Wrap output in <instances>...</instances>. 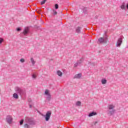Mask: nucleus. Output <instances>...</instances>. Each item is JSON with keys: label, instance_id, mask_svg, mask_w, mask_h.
<instances>
[{"label": "nucleus", "instance_id": "obj_5", "mask_svg": "<svg viewBox=\"0 0 128 128\" xmlns=\"http://www.w3.org/2000/svg\"><path fill=\"white\" fill-rule=\"evenodd\" d=\"M44 94L46 96H48L46 100H50V98H52V96L50 94V90H45Z\"/></svg>", "mask_w": 128, "mask_h": 128}, {"label": "nucleus", "instance_id": "obj_34", "mask_svg": "<svg viewBox=\"0 0 128 128\" xmlns=\"http://www.w3.org/2000/svg\"><path fill=\"white\" fill-rule=\"evenodd\" d=\"M98 124L97 122H95L94 124Z\"/></svg>", "mask_w": 128, "mask_h": 128}, {"label": "nucleus", "instance_id": "obj_33", "mask_svg": "<svg viewBox=\"0 0 128 128\" xmlns=\"http://www.w3.org/2000/svg\"><path fill=\"white\" fill-rule=\"evenodd\" d=\"M126 8H127V9L128 10V4L126 5Z\"/></svg>", "mask_w": 128, "mask_h": 128}, {"label": "nucleus", "instance_id": "obj_19", "mask_svg": "<svg viewBox=\"0 0 128 128\" xmlns=\"http://www.w3.org/2000/svg\"><path fill=\"white\" fill-rule=\"evenodd\" d=\"M30 60H31V62H32V64H33V66H34V64H36V62L34 60V58H31Z\"/></svg>", "mask_w": 128, "mask_h": 128}, {"label": "nucleus", "instance_id": "obj_26", "mask_svg": "<svg viewBox=\"0 0 128 128\" xmlns=\"http://www.w3.org/2000/svg\"><path fill=\"white\" fill-rule=\"evenodd\" d=\"M55 8L56 10H58V4H55Z\"/></svg>", "mask_w": 128, "mask_h": 128}, {"label": "nucleus", "instance_id": "obj_15", "mask_svg": "<svg viewBox=\"0 0 128 128\" xmlns=\"http://www.w3.org/2000/svg\"><path fill=\"white\" fill-rule=\"evenodd\" d=\"M57 74H58V76H62V72H60V70H58Z\"/></svg>", "mask_w": 128, "mask_h": 128}, {"label": "nucleus", "instance_id": "obj_24", "mask_svg": "<svg viewBox=\"0 0 128 128\" xmlns=\"http://www.w3.org/2000/svg\"><path fill=\"white\" fill-rule=\"evenodd\" d=\"M32 78H36V74H33L32 75Z\"/></svg>", "mask_w": 128, "mask_h": 128}, {"label": "nucleus", "instance_id": "obj_1", "mask_svg": "<svg viewBox=\"0 0 128 128\" xmlns=\"http://www.w3.org/2000/svg\"><path fill=\"white\" fill-rule=\"evenodd\" d=\"M15 92H18V94H19L20 96H24L26 94L25 90H24L19 87L15 88Z\"/></svg>", "mask_w": 128, "mask_h": 128}, {"label": "nucleus", "instance_id": "obj_32", "mask_svg": "<svg viewBox=\"0 0 128 128\" xmlns=\"http://www.w3.org/2000/svg\"><path fill=\"white\" fill-rule=\"evenodd\" d=\"M28 101L29 102H32V100L28 99Z\"/></svg>", "mask_w": 128, "mask_h": 128}, {"label": "nucleus", "instance_id": "obj_18", "mask_svg": "<svg viewBox=\"0 0 128 128\" xmlns=\"http://www.w3.org/2000/svg\"><path fill=\"white\" fill-rule=\"evenodd\" d=\"M84 62V58H81L79 60L77 61L79 64H80Z\"/></svg>", "mask_w": 128, "mask_h": 128}, {"label": "nucleus", "instance_id": "obj_31", "mask_svg": "<svg viewBox=\"0 0 128 128\" xmlns=\"http://www.w3.org/2000/svg\"><path fill=\"white\" fill-rule=\"evenodd\" d=\"M29 106H30V108H32V106L31 104H30Z\"/></svg>", "mask_w": 128, "mask_h": 128}, {"label": "nucleus", "instance_id": "obj_6", "mask_svg": "<svg viewBox=\"0 0 128 128\" xmlns=\"http://www.w3.org/2000/svg\"><path fill=\"white\" fill-rule=\"evenodd\" d=\"M122 38H119L116 42V46L118 48H120V46H122Z\"/></svg>", "mask_w": 128, "mask_h": 128}, {"label": "nucleus", "instance_id": "obj_20", "mask_svg": "<svg viewBox=\"0 0 128 128\" xmlns=\"http://www.w3.org/2000/svg\"><path fill=\"white\" fill-rule=\"evenodd\" d=\"M24 128H30V126L28 125V124H24Z\"/></svg>", "mask_w": 128, "mask_h": 128}, {"label": "nucleus", "instance_id": "obj_11", "mask_svg": "<svg viewBox=\"0 0 128 128\" xmlns=\"http://www.w3.org/2000/svg\"><path fill=\"white\" fill-rule=\"evenodd\" d=\"M80 30H82L81 27H80V26L77 27L76 28V32H77V34H80Z\"/></svg>", "mask_w": 128, "mask_h": 128}, {"label": "nucleus", "instance_id": "obj_7", "mask_svg": "<svg viewBox=\"0 0 128 128\" xmlns=\"http://www.w3.org/2000/svg\"><path fill=\"white\" fill-rule=\"evenodd\" d=\"M6 122L8 124H10L12 122V118L10 116H6Z\"/></svg>", "mask_w": 128, "mask_h": 128}, {"label": "nucleus", "instance_id": "obj_21", "mask_svg": "<svg viewBox=\"0 0 128 128\" xmlns=\"http://www.w3.org/2000/svg\"><path fill=\"white\" fill-rule=\"evenodd\" d=\"M81 102H80V101H78L76 102V105L78 106H80L81 104Z\"/></svg>", "mask_w": 128, "mask_h": 128}, {"label": "nucleus", "instance_id": "obj_30", "mask_svg": "<svg viewBox=\"0 0 128 128\" xmlns=\"http://www.w3.org/2000/svg\"><path fill=\"white\" fill-rule=\"evenodd\" d=\"M20 28H17V30H18V32H20Z\"/></svg>", "mask_w": 128, "mask_h": 128}, {"label": "nucleus", "instance_id": "obj_29", "mask_svg": "<svg viewBox=\"0 0 128 128\" xmlns=\"http://www.w3.org/2000/svg\"><path fill=\"white\" fill-rule=\"evenodd\" d=\"M4 42V39L2 38H0V44Z\"/></svg>", "mask_w": 128, "mask_h": 128}, {"label": "nucleus", "instance_id": "obj_14", "mask_svg": "<svg viewBox=\"0 0 128 128\" xmlns=\"http://www.w3.org/2000/svg\"><path fill=\"white\" fill-rule=\"evenodd\" d=\"M13 97L14 98L18 99V94L16 93H14V94H13Z\"/></svg>", "mask_w": 128, "mask_h": 128}, {"label": "nucleus", "instance_id": "obj_4", "mask_svg": "<svg viewBox=\"0 0 128 128\" xmlns=\"http://www.w3.org/2000/svg\"><path fill=\"white\" fill-rule=\"evenodd\" d=\"M50 116H52V111H48L46 116H44L46 122H48V120H50Z\"/></svg>", "mask_w": 128, "mask_h": 128}, {"label": "nucleus", "instance_id": "obj_2", "mask_svg": "<svg viewBox=\"0 0 128 128\" xmlns=\"http://www.w3.org/2000/svg\"><path fill=\"white\" fill-rule=\"evenodd\" d=\"M25 122H27V124H36V122H34V118L26 116L25 118Z\"/></svg>", "mask_w": 128, "mask_h": 128}, {"label": "nucleus", "instance_id": "obj_9", "mask_svg": "<svg viewBox=\"0 0 128 128\" xmlns=\"http://www.w3.org/2000/svg\"><path fill=\"white\" fill-rule=\"evenodd\" d=\"M82 78V74L80 73L75 75L74 76V78Z\"/></svg>", "mask_w": 128, "mask_h": 128}, {"label": "nucleus", "instance_id": "obj_17", "mask_svg": "<svg viewBox=\"0 0 128 128\" xmlns=\"http://www.w3.org/2000/svg\"><path fill=\"white\" fill-rule=\"evenodd\" d=\"M114 110H113L111 111H108V114H110V116H112V114H114Z\"/></svg>", "mask_w": 128, "mask_h": 128}, {"label": "nucleus", "instance_id": "obj_12", "mask_svg": "<svg viewBox=\"0 0 128 128\" xmlns=\"http://www.w3.org/2000/svg\"><path fill=\"white\" fill-rule=\"evenodd\" d=\"M97 114L96 112H92L89 114L88 116H96Z\"/></svg>", "mask_w": 128, "mask_h": 128}, {"label": "nucleus", "instance_id": "obj_28", "mask_svg": "<svg viewBox=\"0 0 128 128\" xmlns=\"http://www.w3.org/2000/svg\"><path fill=\"white\" fill-rule=\"evenodd\" d=\"M20 62H24V58H21V59L20 60Z\"/></svg>", "mask_w": 128, "mask_h": 128}, {"label": "nucleus", "instance_id": "obj_22", "mask_svg": "<svg viewBox=\"0 0 128 128\" xmlns=\"http://www.w3.org/2000/svg\"><path fill=\"white\" fill-rule=\"evenodd\" d=\"M46 0H44L41 2V4H46Z\"/></svg>", "mask_w": 128, "mask_h": 128}, {"label": "nucleus", "instance_id": "obj_23", "mask_svg": "<svg viewBox=\"0 0 128 128\" xmlns=\"http://www.w3.org/2000/svg\"><path fill=\"white\" fill-rule=\"evenodd\" d=\"M78 64H79L78 62H77L76 63V64H74V68H76V66H78Z\"/></svg>", "mask_w": 128, "mask_h": 128}, {"label": "nucleus", "instance_id": "obj_25", "mask_svg": "<svg viewBox=\"0 0 128 128\" xmlns=\"http://www.w3.org/2000/svg\"><path fill=\"white\" fill-rule=\"evenodd\" d=\"M23 124H24V120L22 119L20 121V126H22Z\"/></svg>", "mask_w": 128, "mask_h": 128}, {"label": "nucleus", "instance_id": "obj_3", "mask_svg": "<svg viewBox=\"0 0 128 128\" xmlns=\"http://www.w3.org/2000/svg\"><path fill=\"white\" fill-rule=\"evenodd\" d=\"M98 42L100 44H106L108 42V38H98Z\"/></svg>", "mask_w": 128, "mask_h": 128}, {"label": "nucleus", "instance_id": "obj_27", "mask_svg": "<svg viewBox=\"0 0 128 128\" xmlns=\"http://www.w3.org/2000/svg\"><path fill=\"white\" fill-rule=\"evenodd\" d=\"M53 12H54V16H56V14L57 12H56V10H53Z\"/></svg>", "mask_w": 128, "mask_h": 128}, {"label": "nucleus", "instance_id": "obj_16", "mask_svg": "<svg viewBox=\"0 0 128 128\" xmlns=\"http://www.w3.org/2000/svg\"><path fill=\"white\" fill-rule=\"evenodd\" d=\"M101 82H102V84H106V79H102L101 80Z\"/></svg>", "mask_w": 128, "mask_h": 128}, {"label": "nucleus", "instance_id": "obj_13", "mask_svg": "<svg viewBox=\"0 0 128 128\" xmlns=\"http://www.w3.org/2000/svg\"><path fill=\"white\" fill-rule=\"evenodd\" d=\"M108 108L109 110H112L113 108H114V106L113 104H109L108 106Z\"/></svg>", "mask_w": 128, "mask_h": 128}, {"label": "nucleus", "instance_id": "obj_8", "mask_svg": "<svg viewBox=\"0 0 128 128\" xmlns=\"http://www.w3.org/2000/svg\"><path fill=\"white\" fill-rule=\"evenodd\" d=\"M29 30H30V28L28 27L25 28L24 31L23 32V34L24 36H26V34H28Z\"/></svg>", "mask_w": 128, "mask_h": 128}, {"label": "nucleus", "instance_id": "obj_10", "mask_svg": "<svg viewBox=\"0 0 128 128\" xmlns=\"http://www.w3.org/2000/svg\"><path fill=\"white\" fill-rule=\"evenodd\" d=\"M126 3L123 2L122 4L120 6V8L122 10H126Z\"/></svg>", "mask_w": 128, "mask_h": 128}]
</instances>
